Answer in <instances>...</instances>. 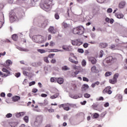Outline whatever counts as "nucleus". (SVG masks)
<instances>
[{
	"label": "nucleus",
	"instance_id": "nucleus-1",
	"mask_svg": "<svg viewBox=\"0 0 127 127\" xmlns=\"http://www.w3.org/2000/svg\"><path fill=\"white\" fill-rule=\"evenodd\" d=\"M70 108H77V106L76 104H71L69 103H65L63 104L59 105V108L60 109H61V108H63L64 111H70L71 110Z\"/></svg>",
	"mask_w": 127,
	"mask_h": 127
},
{
	"label": "nucleus",
	"instance_id": "nucleus-2",
	"mask_svg": "<svg viewBox=\"0 0 127 127\" xmlns=\"http://www.w3.org/2000/svg\"><path fill=\"white\" fill-rule=\"evenodd\" d=\"M40 6L42 9L46 10V9H50L51 7V2L49 0H44V2L41 3Z\"/></svg>",
	"mask_w": 127,
	"mask_h": 127
},
{
	"label": "nucleus",
	"instance_id": "nucleus-3",
	"mask_svg": "<svg viewBox=\"0 0 127 127\" xmlns=\"http://www.w3.org/2000/svg\"><path fill=\"white\" fill-rule=\"evenodd\" d=\"M85 29L82 26H79L77 27L74 28L72 29V33L73 34H78V35H82L83 34Z\"/></svg>",
	"mask_w": 127,
	"mask_h": 127
},
{
	"label": "nucleus",
	"instance_id": "nucleus-4",
	"mask_svg": "<svg viewBox=\"0 0 127 127\" xmlns=\"http://www.w3.org/2000/svg\"><path fill=\"white\" fill-rule=\"evenodd\" d=\"M33 40L37 43H43L44 42V37L40 35H34L33 36Z\"/></svg>",
	"mask_w": 127,
	"mask_h": 127
},
{
	"label": "nucleus",
	"instance_id": "nucleus-5",
	"mask_svg": "<svg viewBox=\"0 0 127 127\" xmlns=\"http://www.w3.org/2000/svg\"><path fill=\"white\" fill-rule=\"evenodd\" d=\"M43 122V117L42 116H38L36 118V120L34 122L35 125H41Z\"/></svg>",
	"mask_w": 127,
	"mask_h": 127
},
{
	"label": "nucleus",
	"instance_id": "nucleus-6",
	"mask_svg": "<svg viewBox=\"0 0 127 127\" xmlns=\"http://www.w3.org/2000/svg\"><path fill=\"white\" fill-rule=\"evenodd\" d=\"M71 44L74 46H80L83 44V42L81 41L79 39H76L71 41Z\"/></svg>",
	"mask_w": 127,
	"mask_h": 127
},
{
	"label": "nucleus",
	"instance_id": "nucleus-7",
	"mask_svg": "<svg viewBox=\"0 0 127 127\" xmlns=\"http://www.w3.org/2000/svg\"><path fill=\"white\" fill-rule=\"evenodd\" d=\"M112 87L111 86L106 87L102 91L103 94H108V95H111L113 91L111 90Z\"/></svg>",
	"mask_w": 127,
	"mask_h": 127
},
{
	"label": "nucleus",
	"instance_id": "nucleus-8",
	"mask_svg": "<svg viewBox=\"0 0 127 127\" xmlns=\"http://www.w3.org/2000/svg\"><path fill=\"white\" fill-rule=\"evenodd\" d=\"M40 24H41V25H39L40 27H43V28L46 27V26H47V24H48V20H43V21L40 22Z\"/></svg>",
	"mask_w": 127,
	"mask_h": 127
},
{
	"label": "nucleus",
	"instance_id": "nucleus-9",
	"mask_svg": "<svg viewBox=\"0 0 127 127\" xmlns=\"http://www.w3.org/2000/svg\"><path fill=\"white\" fill-rule=\"evenodd\" d=\"M9 14L10 20H11V21H14V20H15V17H16L15 13L11 12Z\"/></svg>",
	"mask_w": 127,
	"mask_h": 127
},
{
	"label": "nucleus",
	"instance_id": "nucleus-10",
	"mask_svg": "<svg viewBox=\"0 0 127 127\" xmlns=\"http://www.w3.org/2000/svg\"><path fill=\"white\" fill-rule=\"evenodd\" d=\"M48 31L50 33H52V34H55L57 32V29H54V27L53 26H50L48 29Z\"/></svg>",
	"mask_w": 127,
	"mask_h": 127
},
{
	"label": "nucleus",
	"instance_id": "nucleus-11",
	"mask_svg": "<svg viewBox=\"0 0 127 127\" xmlns=\"http://www.w3.org/2000/svg\"><path fill=\"white\" fill-rule=\"evenodd\" d=\"M62 48L65 51H71L72 50V47L70 46L64 45L63 46Z\"/></svg>",
	"mask_w": 127,
	"mask_h": 127
},
{
	"label": "nucleus",
	"instance_id": "nucleus-12",
	"mask_svg": "<svg viewBox=\"0 0 127 127\" xmlns=\"http://www.w3.org/2000/svg\"><path fill=\"white\" fill-rule=\"evenodd\" d=\"M91 71L92 73H95L96 74L99 73V72H100L99 69L97 68V67H96L95 65H93L91 67Z\"/></svg>",
	"mask_w": 127,
	"mask_h": 127
},
{
	"label": "nucleus",
	"instance_id": "nucleus-13",
	"mask_svg": "<svg viewBox=\"0 0 127 127\" xmlns=\"http://www.w3.org/2000/svg\"><path fill=\"white\" fill-rule=\"evenodd\" d=\"M88 61H90L93 65L97 63V60L94 57L88 58Z\"/></svg>",
	"mask_w": 127,
	"mask_h": 127
},
{
	"label": "nucleus",
	"instance_id": "nucleus-14",
	"mask_svg": "<svg viewBox=\"0 0 127 127\" xmlns=\"http://www.w3.org/2000/svg\"><path fill=\"white\" fill-rule=\"evenodd\" d=\"M2 71L3 72H5V73H6V74H3L4 77H7V76H8V75H9V74H10V72H9V70H7V69H6L5 68H3L2 69Z\"/></svg>",
	"mask_w": 127,
	"mask_h": 127
},
{
	"label": "nucleus",
	"instance_id": "nucleus-15",
	"mask_svg": "<svg viewBox=\"0 0 127 127\" xmlns=\"http://www.w3.org/2000/svg\"><path fill=\"white\" fill-rule=\"evenodd\" d=\"M113 59H114L113 58V57L112 56L109 57L108 58L106 59V63L107 64H110V63H113Z\"/></svg>",
	"mask_w": 127,
	"mask_h": 127
},
{
	"label": "nucleus",
	"instance_id": "nucleus-16",
	"mask_svg": "<svg viewBox=\"0 0 127 127\" xmlns=\"http://www.w3.org/2000/svg\"><path fill=\"white\" fill-rule=\"evenodd\" d=\"M89 89V85L87 84H83L81 87V92H85Z\"/></svg>",
	"mask_w": 127,
	"mask_h": 127
},
{
	"label": "nucleus",
	"instance_id": "nucleus-17",
	"mask_svg": "<svg viewBox=\"0 0 127 127\" xmlns=\"http://www.w3.org/2000/svg\"><path fill=\"white\" fill-rule=\"evenodd\" d=\"M73 58H75V57H73L72 58V57H69V61H70V62H71L73 64H78V63H79L78 61H74V59H73Z\"/></svg>",
	"mask_w": 127,
	"mask_h": 127
},
{
	"label": "nucleus",
	"instance_id": "nucleus-18",
	"mask_svg": "<svg viewBox=\"0 0 127 127\" xmlns=\"http://www.w3.org/2000/svg\"><path fill=\"white\" fill-rule=\"evenodd\" d=\"M115 98L117 100H118L119 102H122L123 101V95L118 94L116 95V96H115Z\"/></svg>",
	"mask_w": 127,
	"mask_h": 127
},
{
	"label": "nucleus",
	"instance_id": "nucleus-19",
	"mask_svg": "<svg viewBox=\"0 0 127 127\" xmlns=\"http://www.w3.org/2000/svg\"><path fill=\"white\" fill-rule=\"evenodd\" d=\"M125 5H126V1H122L119 4V8H124Z\"/></svg>",
	"mask_w": 127,
	"mask_h": 127
},
{
	"label": "nucleus",
	"instance_id": "nucleus-20",
	"mask_svg": "<svg viewBox=\"0 0 127 127\" xmlns=\"http://www.w3.org/2000/svg\"><path fill=\"white\" fill-rule=\"evenodd\" d=\"M57 83H58V84H63L64 82V79H63V78L61 77L57 78Z\"/></svg>",
	"mask_w": 127,
	"mask_h": 127
},
{
	"label": "nucleus",
	"instance_id": "nucleus-21",
	"mask_svg": "<svg viewBox=\"0 0 127 127\" xmlns=\"http://www.w3.org/2000/svg\"><path fill=\"white\" fill-rule=\"evenodd\" d=\"M12 99L13 102H17V101L20 100V97L17 95H15L12 98Z\"/></svg>",
	"mask_w": 127,
	"mask_h": 127
},
{
	"label": "nucleus",
	"instance_id": "nucleus-22",
	"mask_svg": "<svg viewBox=\"0 0 127 127\" xmlns=\"http://www.w3.org/2000/svg\"><path fill=\"white\" fill-rule=\"evenodd\" d=\"M108 46V44L106 43H100L99 44V47L100 48H106Z\"/></svg>",
	"mask_w": 127,
	"mask_h": 127
},
{
	"label": "nucleus",
	"instance_id": "nucleus-23",
	"mask_svg": "<svg viewBox=\"0 0 127 127\" xmlns=\"http://www.w3.org/2000/svg\"><path fill=\"white\" fill-rule=\"evenodd\" d=\"M59 96V93H56L54 95H52L50 97V99L53 100L54 99H56V98H58Z\"/></svg>",
	"mask_w": 127,
	"mask_h": 127
},
{
	"label": "nucleus",
	"instance_id": "nucleus-24",
	"mask_svg": "<svg viewBox=\"0 0 127 127\" xmlns=\"http://www.w3.org/2000/svg\"><path fill=\"white\" fill-rule=\"evenodd\" d=\"M24 115H25V113L24 112H21V113H17L16 115V117H17V118H20V117H23Z\"/></svg>",
	"mask_w": 127,
	"mask_h": 127
},
{
	"label": "nucleus",
	"instance_id": "nucleus-25",
	"mask_svg": "<svg viewBox=\"0 0 127 127\" xmlns=\"http://www.w3.org/2000/svg\"><path fill=\"white\" fill-rule=\"evenodd\" d=\"M12 39H13L14 41H16L18 39V36L16 34H13L12 36Z\"/></svg>",
	"mask_w": 127,
	"mask_h": 127
},
{
	"label": "nucleus",
	"instance_id": "nucleus-26",
	"mask_svg": "<svg viewBox=\"0 0 127 127\" xmlns=\"http://www.w3.org/2000/svg\"><path fill=\"white\" fill-rule=\"evenodd\" d=\"M117 80L115 79V78H113L112 79H110L109 80V82L110 84H116L117 83Z\"/></svg>",
	"mask_w": 127,
	"mask_h": 127
},
{
	"label": "nucleus",
	"instance_id": "nucleus-27",
	"mask_svg": "<svg viewBox=\"0 0 127 127\" xmlns=\"http://www.w3.org/2000/svg\"><path fill=\"white\" fill-rule=\"evenodd\" d=\"M23 120L24 121L25 123H28V122H29V118L28 117V116H26L23 118Z\"/></svg>",
	"mask_w": 127,
	"mask_h": 127
},
{
	"label": "nucleus",
	"instance_id": "nucleus-28",
	"mask_svg": "<svg viewBox=\"0 0 127 127\" xmlns=\"http://www.w3.org/2000/svg\"><path fill=\"white\" fill-rule=\"evenodd\" d=\"M62 25L63 27H64V28H67V27H69V25H68V24L64 22L62 24Z\"/></svg>",
	"mask_w": 127,
	"mask_h": 127
},
{
	"label": "nucleus",
	"instance_id": "nucleus-29",
	"mask_svg": "<svg viewBox=\"0 0 127 127\" xmlns=\"http://www.w3.org/2000/svg\"><path fill=\"white\" fill-rule=\"evenodd\" d=\"M6 66H8L9 65H11L12 64V63L11 62V61L8 60L6 62Z\"/></svg>",
	"mask_w": 127,
	"mask_h": 127
},
{
	"label": "nucleus",
	"instance_id": "nucleus-30",
	"mask_svg": "<svg viewBox=\"0 0 127 127\" xmlns=\"http://www.w3.org/2000/svg\"><path fill=\"white\" fill-rule=\"evenodd\" d=\"M112 74V72L107 71L105 73V77H109V76H111Z\"/></svg>",
	"mask_w": 127,
	"mask_h": 127
},
{
	"label": "nucleus",
	"instance_id": "nucleus-31",
	"mask_svg": "<svg viewBox=\"0 0 127 127\" xmlns=\"http://www.w3.org/2000/svg\"><path fill=\"white\" fill-rule=\"evenodd\" d=\"M99 117H100V115H99V114L96 113L93 114L94 119H98V118H99Z\"/></svg>",
	"mask_w": 127,
	"mask_h": 127
},
{
	"label": "nucleus",
	"instance_id": "nucleus-32",
	"mask_svg": "<svg viewBox=\"0 0 127 127\" xmlns=\"http://www.w3.org/2000/svg\"><path fill=\"white\" fill-rule=\"evenodd\" d=\"M49 45L51 47H53V46H55V42L51 41V42H50Z\"/></svg>",
	"mask_w": 127,
	"mask_h": 127
},
{
	"label": "nucleus",
	"instance_id": "nucleus-33",
	"mask_svg": "<svg viewBox=\"0 0 127 127\" xmlns=\"http://www.w3.org/2000/svg\"><path fill=\"white\" fill-rule=\"evenodd\" d=\"M56 81H57V78L51 77V82L54 83L56 82Z\"/></svg>",
	"mask_w": 127,
	"mask_h": 127
},
{
	"label": "nucleus",
	"instance_id": "nucleus-34",
	"mask_svg": "<svg viewBox=\"0 0 127 127\" xmlns=\"http://www.w3.org/2000/svg\"><path fill=\"white\" fill-rule=\"evenodd\" d=\"M87 64V62H86V61L85 60H83L81 62V64L83 67H85Z\"/></svg>",
	"mask_w": 127,
	"mask_h": 127
},
{
	"label": "nucleus",
	"instance_id": "nucleus-35",
	"mask_svg": "<svg viewBox=\"0 0 127 127\" xmlns=\"http://www.w3.org/2000/svg\"><path fill=\"white\" fill-rule=\"evenodd\" d=\"M119 76H120V74H119V73H116L114 74L113 78L115 80H117L118 78H119Z\"/></svg>",
	"mask_w": 127,
	"mask_h": 127
},
{
	"label": "nucleus",
	"instance_id": "nucleus-36",
	"mask_svg": "<svg viewBox=\"0 0 127 127\" xmlns=\"http://www.w3.org/2000/svg\"><path fill=\"white\" fill-rule=\"evenodd\" d=\"M117 18H123V17H124V14H123L122 13L117 14Z\"/></svg>",
	"mask_w": 127,
	"mask_h": 127
},
{
	"label": "nucleus",
	"instance_id": "nucleus-37",
	"mask_svg": "<svg viewBox=\"0 0 127 127\" xmlns=\"http://www.w3.org/2000/svg\"><path fill=\"white\" fill-rule=\"evenodd\" d=\"M55 18H56V19H59V18H60V16L58 13H56L55 14Z\"/></svg>",
	"mask_w": 127,
	"mask_h": 127
},
{
	"label": "nucleus",
	"instance_id": "nucleus-38",
	"mask_svg": "<svg viewBox=\"0 0 127 127\" xmlns=\"http://www.w3.org/2000/svg\"><path fill=\"white\" fill-rule=\"evenodd\" d=\"M103 54H104V51H103V50L100 51V52L99 53V57L100 58H102V57H103Z\"/></svg>",
	"mask_w": 127,
	"mask_h": 127
},
{
	"label": "nucleus",
	"instance_id": "nucleus-39",
	"mask_svg": "<svg viewBox=\"0 0 127 127\" xmlns=\"http://www.w3.org/2000/svg\"><path fill=\"white\" fill-rule=\"evenodd\" d=\"M84 98H90V97H91V95L88 93H85L84 94Z\"/></svg>",
	"mask_w": 127,
	"mask_h": 127
},
{
	"label": "nucleus",
	"instance_id": "nucleus-40",
	"mask_svg": "<svg viewBox=\"0 0 127 127\" xmlns=\"http://www.w3.org/2000/svg\"><path fill=\"white\" fill-rule=\"evenodd\" d=\"M48 111L49 113H50V114H51L52 113H54L55 111L54 109H52V108H50L48 109Z\"/></svg>",
	"mask_w": 127,
	"mask_h": 127
},
{
	"label": "nucleus",
	"instance_id": "nucleus-41",
	"mask_svg": "<svg viewBox=\"0 0 127 127\" xmlns=\"http://www.w3.org/2000/svg\"><path fill=\"white\" fill-rule=\"evenodd\" d=\"M6 118H7L8 119L9 118H11L12 117V114L10 113H8L7 115L5 116Z\"/></svg>",
	"mask_w": 127,
	"mask_h": 127
},
{
	"label": "nucleus",
	"instance_id": "nucleus-42",
	"mask_svg": "<svg viewBox=\"0 0 127 127\" xmlns=\"http://www.w3.org/2000/svg\"><path fill=\"white\" fill-rule=\"evenodd\" d=\"M44 62L46 63H49V61L48 60V58L46 57L44 58Z\"/></svg>",
	"mask_w": 127,
	"mask_h": 127
},
{
	"label": "nucleus",
	"instance_id": "nucleus-43",
	"mask_svg": "<svg viewBox=\"0 0 127 127\" xmlns=\"http://www.w3.org/2000/svg\"><path fill=\"white\" fill-rule=\"evenodd\" d=\"M33 85H35V81H32L29 83V87H31Z\"/></svg>",
	"mask_w": 127,
	"mask_h": 127
},
{
	"label": "nucleus",
	"instance_id": "nucleus-44",
	"mask_svg": "<svg viewBox=\"0 0 127 127\" xmlns=\"http://www.w3.org/2000/svg\"><path fill=\"white\" fill-rule=\"evenodd\" d=\"M77 51L79 53H84V50L83 49H78Z\"/></svg>",
	"mask_w": 127,
	"mask_h": 127
},
{
	"label": "nucleus",
	"instance_id": "nucleus-45",
	"mask_svg": "<svg viewBox=\"0 0 127 127\" xmlns=\"http://www.w3.org/2000/svg\"><path fill=\"white\" fill-rule=\"evenodd\" d=\"M38 51V52H40V53H45L46 52L45 50L41 49H39Z\"/></svg>",
	"mask_w": 127,
	"mask_h": 127
},
{
	"label": "nucleus",
	"instance_id": "nucleus-46",
	"mask_svg": "<svg viewBox=\"0 0 127 127\" xmlns=\"http://www.w3.org/2000/svg\"><path fill=\"white\" fill-rule=\"evenodd\" d=\"M83 46L84 48H87V47L89 46V44L85 43L83 45Z\"/></svg>",
	"mask_w": 127,
	"mask_h": 127
},
{
	"label": "nucleus",
	"instance_id": "nucleus-47",
	"mask_svg": "<svg viewBox=\"0 0 127 127\" xmlns=\"http://www.w3.org/2000/svg\"><path fill=\"white\" fill-rule=\"evenodd\" d=\"M62 70H64V71H66V70H68V67L66 65H64L62 67Z\"/></svg>",
	"mask_w": 127,
	"mask_h": 127
},
{
	"label": "nucleus",
	"instance_id": "nucleus-48",
	"mask_svg": "<svg viewBox=\"0 0 127 127\" xmlns=\"http://www.w3.org/2000/svg\"><path fill=\"white\" fill-rule=\"evenodd\" d=\"M55 55V54H51L49 55L48 57L49 58L52 59L53 58V57Z\"/></svg>",
	"mask_w": 127,
	"mask_h": 127
},
{
	"label": "nucleus",
	"instance_id": "nucleus-49",
	"mask_svg": "<svg viewBox=\"0 0 127 127\" xmlns=\"http://www.w3.org/2000/svg\"><path fill=\"white\" fill-rule=\"evenodd\" d=\"M82 79L83 81H84V82H89V79L87 77H83Z\"/></svg>",
	"mask_w": 127,
	"mask_h": 127
},
{
	"label": "nucleus",
	"instance_id": "nucleus-50",
	"mask_svg": "<svg viewBox=\"0 0 127 127\" xmlns=\"http://www.w3.org/2000/svg\"><path fill=\"white\" fill-rule=\"evenodd\" d=\"M113 11V9L111 8H109L107 9V12L108 13H111V12H112Z\"/></svg>",
	"mask_w": 127,
	"mask_h": 127
},
{
	"label": "nucleus",
	"instance_id": "nucleus-51",
	"mask_svg": "<svg viewBox=\"0 0 127 127\" xmlns=\"http://www.w3.org/2000/svg\"><path fill=\"white\" fill-rule=\"evenodd\" d=\"M59 51H61V50H59L58 49L51 50V52H59Z\"/></svg>",
	"mask_w": 127,
	"mask_h": 127
},
{
	"label": "nucleus",
	"instance_id": "nucleus-52",
	"mask_svg": "<svg viewBox=\"0 0 127 127\" xmlns=\"http://www.w3.org/2000/svg\"><path fill=\"white\" fill-rule=\"evenodd\" d=\"M38 90L36 88H33L32 90V93H37Z\"/></svg>",
	"mask_w": 127,
	"mask_h": 127
},
{
	"label": "nucleus",
	"instance_id": "nucleus-53",
	"mask_svg": "<svg viewBox=\"0 0 127 127\" xmlns=\"http://www.w3.org/2000/svg\"><path fill=\"white\" fill-rule=\"evenodd\" d=\"M51 63H52V64H55V63H56V60L55 59H52L51 61Z\"/></svg>",
	"mask_w": 127,
	"mask_h": 127
},
{
	"label": "nucleus",
	"instance_id": "nucleus-54",
	"mask_svg": "<svg viewBox=\"0 0 127 127\" xmlns=\"http://www.w3.org/2000/svg\"><path fill=\"white\" fill-rule=\"evenodd\" d=\"M15 77H16V78H18L19 77H20V73H19V72L16 73Z\"/></svg>",
	"mask_w": 127,
	"mask_h": 127
},
{
	"label": "nucleus",
	"instance_id": "nucleus-55",
	"mask_svg": "<svg viewBox=\"0 0 127 127\" xmlns=\"http://www.w3.org/2000/svg\"><path fill=\"white\" fill-rule=\"evenodd\" d=\"M41 96L43 98H46V97H47V94H44V93H42Z\"/></svg>",
	"mask_w": 127,
	"mask_h": 127
},
{
	"label": "nucleus",
	"instance_id": "nucleus-56",
	"mask_svg": "<svg viewBox=\"0 0 127 127\" xmlns=\"http://www.w3.org/2000/svg\"><path fill=\"white\" fill-rule=\"evenodd\" d=\"M5 52H4L3 53H0V58L1 57V56H4L5 55Z\"/></svg>",
	"mask_w": 127,
	"mask_h": 127
},
{
	"label": "nucleus",
	"instance_id": "nucleus-57",
	"mask_svg": "<svg viewBox=\"0 0 127 127\" xmlns=\"http://www.w3.org/2000/svg\"><path fill=\"white\" fill-rule=\"evenodd\" d=\"M23 75H24L25 76H27V74H28V72H27V71L24 70L23 71Z\"/></svg>",
	"mask_w": 127,
	"mask_h": 127
},
{
	"label": "nucleus",
	"instance_id": "nucleus-58",
	"mask_svg": "<svg viewBox=\"0 0 127 127\" xmlns=\"http://www.w3.org/2000/svg\"><path fill=\"white\" fill-rule=\"evenodd\" d=\"M110 106V104H109V102H106L105 104H104V107L105 108H107V107H109Z\"/></svg>",
	"mask_w": 127,
	"mask_h": 127
},
{
	"label": "nucleus",
	"instance_id": "nucleus-59",
	"mask_svg": "<svg viewBox=\"0 0 127 127\" xmlns=\"http://www.w3.org/2000/svg\"><path fill=\"white\" fill-rule=\"evenodd\" d=\"M27 82H28V80L26 79H25L23 81V84L24 85H26V83H27Z\"/></svg>",
	"mask_w": 127,
	"mask_h": 127
},
{
	"label": "nucleus",
	"instance_id": "nucleus-60",
	"mask_svg": "<svg viewBox=\"0 0 127 127\" xmlns=\"http://www.w3.org/2000/svg\"><path fill=\"white\" fill-rule=\"evenodd\" d=\"M109 23L113 24V23H114V19H110Z\"/></svg>",
	"mask_w": 127,
	"mask_h": 127
},
{
	"label": "nucleus",
	"instance_id": "nucleus-61",
	"mask_svg": "<svg viewBox=\"0 0 127 127\" xmlns=\"http://www.w3.org/2000/svg\"><path fill=\"white\" fill-rule=\"evenodd\" d=\"M105 0H97V2L99 3H103Z\"/></svg>",
	"mask_w": 127,
	"mask_h": 127
},
{
	"label": "nucleus",
	"instance_id": "nucleus-62",
	"mask_svg": "<svg viewBox=\"0 0 127 127\" xmlns=\"http://www.w3.org/2000/svg\"><path fill=\"white\" fill-rule=\"evenodd\" d=\"M72 99H79L78 95H74L72 97Z\"/></svg>",
	"mask_w": 127,
	"mask_h": 127
},
{
	"label": "nucleus",
	"instance_id": "nucleus-63",
	"mask_svg": "<svg viewBox=\"0 0 127 127\" xmlns=\"http://www.w3.org/2000/svg\"><path fill=\"white\" fill-rule=\"evenodd\" d=\"M98 101H104V97L102 96L100 97Z\"/></svg>",
	"mask_w": 127,
	"mask_h": 127
},
{
	"label": "nucleus",
	"instance_id": "nucleus-64",
	"mask_svg": "<svg viewBox=\"0 0 127 127\" xmlns=\"http://www.w3.org/2000/svg\"><path fill=\"white\" fill-rule=\"evenodd\" d=\"M111 49H115L116 48V46L115 45H112L110 47Z\"/></svg>",
	"mask_w": 127,
	"mask_h": 127
}]
</instances>
